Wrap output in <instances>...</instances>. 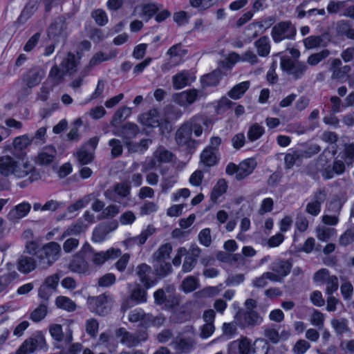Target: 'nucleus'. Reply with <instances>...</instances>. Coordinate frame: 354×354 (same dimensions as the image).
Returning a JSON list of instances; mask_svg holds the SVG:
<instances>
[{"instance_id": "8", "label": "nucleus", "mask_w": 354, "mask_h": 354, "mask_svg": "<svg viewBox=\"0 0 354 354\" xmlns=\"http://www.w3.org/2000/svg\"><path fill=\"white\" fill-rule=\"evenodd\" d=\"M203 97L205 94L203 91L191 88L176 94L174 97L178 104L187 107Z\"/></svg>"}, {"instance_id": "38", "label": "nucleus", "mask_w": 354, "mask_h": 354, "mask_svg": "<svg viewBox=\"0 0 354 354\" xmlns=\"http://www.w3.org/2000/svg\"><path fill=\"white\" fill-rule=\"evenodd\" d=\"M227 188V185L224 179H220L217 183L214 185L212 194V201L216 202L223 194H224Z\"/></svg>"}, {"instance_id": "54", "label": "nucleus", "mask_w": 354, "mask_h": 354, "mask_svg": "<svg viewBox=\"0 0 354 354\" xmlns=\"http://www.w3.org/2000/svg\"><path fill=\"white\" fill-rule=\"evenodd\" d=\"M151 144V140L149 139L142 140L137 145H132L131 143L127 142V147L130 151L138 153H144Z\"/></svg>"}, {"instance_id": "26", "label": "nucleus", "mask_w": 354, "mask_h": 354, "mask_svg": "<svg viewBox=\"0 0 354 354\" xmlns=\"http://www.w3.org/2000/svg\"><path fill=\"white\" fill-rule=\"evenodd\" d=\"M150 272V267L146 264H142L137 268V274L140 281L147 288L152 287L156 283V281L151 279L149 277Z\"/></svg>"}, {"instance_id": "10", "label": "nucleus", "mask_w": 354, "mask_h": 354, "mask_svg": "<svg viewBox=\"0 0 354 354\" xmlns=\"http://www.w3.org/2000/svg\"><path fill=\"white\" fill-rule=\"evenodd\" d=\"M118 227V223L116 221L97 226L93 230L92 241L94 243H102L108 239L109 234L116 230Z\"/></svg>"}, {"instance_id": "61", "label": "nucleus", "mask_w": 354, "mask_h": 354, "mask_svg": "<svg viewBox=\"0 0 354 354\" xmlns=\"http://www.w3.org/2000/svg\"><path fill=\"white\" fill-rule=\"evenodd\" d=\"M198 241L204 246H209L212 242L211 231L209 228L202 230L198 234Z\"/></svg>"}, {"instance_id": "17", "label": "nucleus", "mask_w": 354, "mask_h": 354, "mask_svg": "<svg viewBox=\"0 0 354 354\" xmlns=\"http://www.w3.org/2000/svg\"><path fill=\"white\" fill-rule=\"evenodd\" d=\"M57 156V151L52 146H47L41 149L35 157V162L41 166L50 165L53 163Z\"/></svg>"}, {"instance_id": "22", "label": "nucleus", "mask_w": 354, "mask_h": 354, "mask_svg": "<svg viewBox=\"0 0 354 354\" xmlns=\"http://www.w3.org/2000/svg\"><path fill=\"white\" fill-rule=\"evenodd\" d=\"M140 123L147 127H157L162 124V119L156 109L150 110L140 117Z\"/></svg>"}, {"instance_id": "64", "label": "nucleus", "mask_w": 354, "mask_h": 354, "mask_svg": "<svg viewBox=\"0 0 354 354\" xmlns=\"http://www.w3.org/2000/svg\"><path fill=\"white\" fill-rule=\"evenodd\" d=\"M339 348L345 354L354 353V339H343L339 344Z\"/></svg>"}, {"instance_id": "18", "label": "nucleus", "mask_w": 354, "mask_h": 354, "mask_svg": "<svg viewBox=\"0 0 354 354\" xmlns=\"http://www.w3.org/2000/svg\"><path fill=\"white\" fill-rule=\"evenodd\" d=\"M32 142V139L27 134H24L15 137L11 145H8L4 147L6 151L12 153H19L24 151L28 147Z\"/></svg>"}, {"instance_id": "55", "label": "nucleus", "mask_w": 354, "mask_h": 354, "mask_svg": "<svg viewBox=\"0 0 354 354\" xmlns=\"http://www.w3.org/2000/svg\"><path fill=\"white\" fill-rule=\"evenodd\" d=\"M149 315H145L142 310L140 308H136L131 312L129 316V319L131 322H137L143 320L145 324L147 323V319H149Z\"/></svg>"}, {"instance_id": "27", "label": "nucleus", "mask_w": 354, "mask_h": 354, "mask_svg": "<svg viewBox=\"0 0 354 354\" xmlns=\"http://www.w3.org/2000/svg\"><path fill=\"white\" fill-rule=\"evenodd\" d=\"M65 75L66 73L62 68L60 69L57 66H54L49 72L47 79L48 84H51V86H57L63 81Z\"/></svg>"}, {"instance_id": "53", "label": "nucleus", "mask_w": 354, "mask_h": 354, "mask_svg": "<svg viewBox=\"0 0 354 354\" xmlns=\"http://www.w3.org/2000/svg\"><path fill=\"white\" fill-rule=\"evenodd\" d=\"M131 113V109L129 107L124 106L118 109L114 114L112 124H117L123 120H125Z\"/></svg>"}, {"instance_id": "3", "label": "nucleus", "mask_w": 354, "mask_h": 354, "mask_svg": "<svg viewBox=\"0 0 354 354\" xmlns=\"http://www.w3.org/2000/svg\"><path fill=\"white\" fill-rule=\"evenodd\" d=\"M46 348V341L44 333L41 331H36L31 337L24 342L17 349L16 354H31Z\"/></svg>"}, {"instance_id": "21", "label": "nucleus", "mask_w": 354, "mask_h": 354, "mask_svg": "<svg viewBox=\"0 0 354 354\" xmlns=\"http://www.w3.org/2000/svg\"><path fill=\"white\" fill-rule=\"evenodd\" d=\"M326 198L324 191L316 193L312 200L307 204L306 211L312 216H317L321 211V205Z\"/></svg>"}, {"instance_id": "1", "label": "nucleus", "mask_w": 354, "mask_h": 354, "mask_svg": "<svg viewBox=\"0 0 354 354\" xmlns=\"http://www.w3.org/2000/svg\"><path fill=\"white\" fill-rule=\"evenodd\" d=\"M0 174L17 178L28 176L30 182L40 178L39 174L28 158H15L8 155L0 158Z\"/></svg>"}, {"instance_id": "23", "label": "nucleus", "mask_w": 354, "mask_h": 354, "mask_svg": "<svg viewBox=\"0 0 354 354\" xmlns=\"http://www.w3.org/2000/svg\"><path fill=\"white\" fill-rule=\"evenodd\" d=\"M31 209V205L28 202H22L10 210L8 218L12 221H17L26 216Z\"/></svg>"}, {"instance_id": "39", "label": "nucleus", "mask_w": 354, "mask_h": 354, "mask_svg": "<svg viewBox=\"0 0 354 354\" xmlns=\"http://www.w3.org/2000/svg\"><path fill=\"white\" fill-rule=\"evenodd\" d=\"M201 159L206 166H212L217 161V152L206 147L201 155Z\"/></svg>"}, {"instance_id": "51", "label": "nucleus", "mask_w": 354, "mask_h": 354, "mask_svg": "<svg viewBox=\"0 0 354 354\" xmlns=\"http://www.w3.org/2000/svg\"><path fill=\"white\" fill-rule=\"evenodd\" d=\"M51 337L56 342H60L64 338L62 326L58 324H50L48 327Z\"/></svg>"}, {"instance_id": "6", "label": "nucleus", "mask_w": 354, "mask_h": 354, "mask_svg": "<svg viewBox=\"0 0 354 354\" xmlns=\"http://www.w3.org/2000/svg\"><path fill=\"white\" fill-rule=\"evenodd\" d=\"M173 154L164 147H158L153 153V157L145 160L142 165V171L160 167L162 165L171 162Z\"/></svg>"}, {"instance_id": "13", "label": "nucleus", "mask_w": 354, "mask_h": 354, "mask_svg": "<svg viewBox=\"0 0 354 354\" xmlns=\"http://www.w3.org/2000/svg\"><path fill=\"white\" fill-rule=\"evenodd\" d=\"M99 139L96 137L89 140L88 143L77 153V157L81 164L86 165L93 160V151L97 147Z\"/></svg>"}, {"instance_id": "43", "label": "nucleus", "mask_w": 354, "mask_h": 354, "mask_svg": "<svg viewBox=\"0 0 354 354\" xmlns=\"http://www.w3.org/2000/svg\"><path fill=\"white\" fill-rule=\"evenodd\" d=\"M45 73L42 70H33L29 72L27 77V85L32 87L37 85L44 77Z\"/></svg>"}, {"instance_id": "16", "label": "nucleus", "mask_w": 354, "mask_h": 354, "mask_svg": "<svg viewBox=\"0 0 354 354\" xmlns=\"http://www.w3.org/2000/svg\"><path fill=\"white\" fill-rule=\"evenodd\" d=\"M196 80V76L189 71H182L172 77L173 86L179 90L189 86Z\"/></svg>"}, {"instance_id": "7", "label": "nucleus", "mask_w": 354, "mask_h": 354, "mask_svg": "<svg viewBox=\"0 0 354 354\" xmlns=\"http://www.w3.org/2000/svg\"><path fill=\"white\" fill-rule=\"evenodd\" d=\"M59 280L60 276L57 273L47 277L38 289V297L48 299L56 291Z\"/></svg>"}, {"instance_id": "52", "label": "nucleus", "mask_w": 354, "mask_h": 354, "mask_svg": "<svg viewBox=\"0 0 354 354\" xmlns=\"http://www.w3.org/2000/svg\"><path fill=\"white\" fill-rule=\"evenodd\" d=\"M264 133V128L259 124L252 125L248 132V138L250 141L259 139Z\"/></svg>"}, {"instance_id": "50", "label": "nucleus", "mask_w": 354, "mask_h": 354, "mask_svg": "<svg viewBox=\"0 0 354 354\" xmlns=\"http://www.w3.org/2000/svg\"><path fill=\"white\" fill-rule=\"evenodd\" d=\"M194 341L192 338H181L176 342L175 348L182 353L188 352L193 346Z\"/></svg>"}, {"instance_id": "24", "label": "nucleus", "mask_w": 354, "mask_h": 354, "mask_svg": "<svg viewBox=\"0 0 354 354\" xmlns=\"http://www.w3.org/2000/svg\"><path fill=\"white\" fill-rule=\"evenodd\" d=\"M121 254L120 249L111 248L106 252H100L94 254L92 261L95 265H102L108 259H113Z\"/></svg>"}, {"instance_id": "44", "label": "nucleus", "mask_w": 354, "mask_h": 354, "mask_svg": "<svg viewBox=\"0 0 354 354\" xmlns=\"http://www.w3.org/2000/svg\"><path fill=\"white\" fill-rule=\"evenodd\" d=\"M336 234V230L333 228L319 226L316 230V236L321 241H327Z\"/></svg>"}, {"instance_id": "15", "label": "nucleus", "mask_w": 354, "mask_h": 354, "mask_svg": "<svg viewBox=\"0 0 354 354\" xmlns=\"http://www.w3.org/2000/svg\"><path fill=\"white\" fill-rule=\"evenodd\" d=\"M236 319L241 327L257 325L261 323L262 318L255 311L250 310L245 313L239 312Z\"/></svg>"}, {"instance_id": "37", "label": "nucleus", "mask_w": 354, "mask_h": 354, "mask_svg": "<svg viewBox=\"0 0 354 354\" xmlns=\"http://www.w3.org/2000/svg\"><path fill=\"white\" fill-rule=\"evenodd\" d=\"M207 122L206 118L204 117L196 116L194 117L190 122L186 124L190 125L192 127V131H194L195 136L199 137L203 133L202 126L207 125Z\"/></svg>"}, {"instance_id": "49", "label": "nucleus", "mask_w": 354, "mask_h": 354, "mask_svg": "<svg viewBox=\"0 0 354 354\" xmlns=\"http://www.w3.org/2000/svg\"><path fill=\"white\" fill-rule=\"evenodd\" d=\"M159 10L160 8L158 5L152 3L146 4L142 7L141 12H138V13L140 15V17L147 21L151 16H153Z\"/></svg>"}, {"instance_id": "34", "label": "nucleus", "mask_w": 354, "mask_h": 354, "mask_svg": "<svg viewBox=\"0 0 354 354\" xmlns=\"http://www.w3.org/2000/svg\"><path fill=\"white\" fill-rule=\"evenodd\" d=\"M87 229V225L83 223V221H78L75 223L69 226L62 234V238H66L68 236L80 234Z\"/></svg>"}, {"instance_id": "28", "label": "nucleus", "mask_w": 354, "mask_h": 354, "mask_svg": "<svg viewBox=\"0 0 354 354\" xmlns=\"http://www.w3.org/2000/svg\"><path fill=\"white\" fill-rule=\"evenodd\" d=\"M77 58L71 53L63 59L61 66L66 74L72 75L77 71Z\"/></svg>"}, {"instance_id": "60", "label": "nucleus", "mask_w": 354, "mask_h": 354, "mask_svg": "<svg viewBox=\"0 0 354 354\" xmlns=\"http://www.w3.org/2000/svg\"><path fill=\"white\" fill-rule=\"evenodd\" d=\"M189 3L192 7L203 10L212 7L214 2L213 0H189Z\"/></svg>"}, {"instance_id": "33", "label": "nucleus", "mask_w": 354, "mask_h": 354, "mask_svg": "<svg viewBox=\"0 0 354 354\" xmlns=\"http://www.w3.org/2000/svg\"><path fill=\"white\" fill-rule=\"evenodd\" d=\"M250 84L249 81H244L239 83L232 87V88L228 92L229 97L233 100H238L241 98L249 88Z\"/></svg>"}, {"instance_id": "30", "label": "nucleus", "mask_w": 354, "mask_h": 354, "mask_svg": "<svg viewBox=\"0 0 354 354\" xmlns=\"http://www.w3.org/2000/svg\"><path fill=\"white\" fill-rule=\"evenodd\" d=\"M221 79V72L215 71L212 73L205 75L201 78V83L203 87L216 86Z\"/></svg>"}, {"instance_id": "57", "label": "nucleus", "mask_w": 354, "mask_h": 354, "mask_svg": "<svg viewBox=\"0 0 354 354\" xmlns=\"http://www.w3.org/2000/svg\"><path fill=\"white\" fill-rule=\"evenodd\" d=\"M138 132V129L136 125L133 124H127L121 133H116L117 135L121 136L126 139L134 137Z\"/></svg>"}, {"instance_id": "42", "label": "nucleus", "mask_w": 354, "mask_h": 354, "mask_svg": "<svg viewBox=\"0 0 354 354\" xmlns=\"http://www.w3.org/2000/svg\"><path fill=\"white\" fill-rule=\"evenodd\" d=\"M304 45L306 49H313L326 46V43L319 36H310L304 39Z\"/></svg>"}, {"instance_id": "12", "label": "nucleus", "mask_w": 354, "mask_h": 354, "mask_svg": "<svg viewBox=\"0 0 354 354\" xmlns=\"http://www.w3.org/2000/svg\"><path fill=\"white\" fill-rule=\"evenodd\" d=\"M251 340L246 337L230 342L228 345L229 354H252Z\"/></svg>"}, {"instance_id": "46", "label": "nucleus", "mask_w": 354, "mask_h": 354, "mask_svg": "<svg viewBox=\"0 0 354 354\" xmlns=\"http://www.w3.org/2000/svg\"><path fill=\"white\" fill-rule=\"evenodd\" d=\"M345 169L344 164L343 161L341 160H337L333 167V171H330L328 169H324L322 173V176L326 179H329L333 178V174H340L344 172Z\"/></svg>"}, {"instance_id": "35", "label": "nucleus", "mask_w": 354, "mask_h": 354, "mask_svg": "<svg viewBox=\"0 0 354 354\" xmlns=\"http://www.w3.org/2000/svg\"><path fill=\"white\" fill-rule=\"evenodd\" d=\"M330 325L337 335H342L350 331L348 320L344 318L332 319L330 320Z\"/></svg>"}, {"instance_id": "56", "label": "nucleus", "mask_w": 354, "mask_h": 354, "mask_svg": "<svg viewBox=\"0 0 354 354\" xmlns=\"http://www.w3.org/2000/svg\"><path fill=\"white\" fill-rule=\"evenodd\" d=\"M325 316L317 310H315L310 315V322L313 326L322 328L324 326Z\"/></svg>"}, {"instance_id": "59", "label": "nucleus", "mask_w": 354, "mask_h": 354, "mask_svg": "<svg viewBox=\"0 0 354 354\" xmlns=\"http://www.w3.org/2000/svg\"><path fill=\"white\" fill-rule=\"evenodd\" d=\"M310 348V344L304 339L298 340L292 348L295 354H304Z\"/></svg>"}, {"instance_id": "14", "label": "nucleus", "mask_w": 354, "mask_h": 354, "mask_svg": "<svg viewBox=\"0 0 354 354\" xmlns=\"http://www.w3.org/2000/svg\"><path fill=\"white\" fill-rule=\"evenodd\" d=\"M281 69L295 78L300 77L306 71V65L301 63H294L290 59L283 57L281 61Z\"/></svg>"}, {"instance_id": "4", "label": "nucleus", "mask_w": 354, "mask_h": 354, "mask_svg": "<svg viewBox=\"0 0 354 354\" xmlns=\"http://www.w3.org/2000/svg\"><path fill=\"white\" fill-rule=\"evenodd\" d=\"M171 250V246L167 243L162 245L154 254V266L157 274L160 276H164L170 272L171 266L167 260L169 259V255Z\"/></svg>"}, {"instance_id": "20", "label": "nucleus", "mask_w": 354, "mask_h": 354, "mask_svg": "<svg viewBox=\"0 0 354 354\" xmlns=\"http://www.w3.org/2000/svg\"><path fill=\"white\" fill-rule=\"evenodd\" d=\"M185 52L182 49L180 45H174L171 47L167 55L169 56L168 64L162 66V69H169V68L178 65L182 62V57Z\"/></svg>"}, {"instance_id": "25", "label": "nucleus", "mask_w": 354, "mask_h": 354, "mask_svg": "<svg viewBox=\"0 0 354 354\" xmlns=\"http://www.w3.org/2000/svg\"><path fill=\"white\" fill-rule=\"evenodd\" d=\"M191 136L192 127L189 124H184L177 131L176 139L179 145L191 147L194 143Z\"/></svg>"}, {"instance_id": "32", "label": "nucleus", "mask_w": 354, "mask_h": 354, "mask_svg": "<svg viewBox=\"0 0 354 354\" xmlns=\"http://www.w3.org/2000/svg\"><path fill=\"white\" fill-rule=\"evenodd\" d=\"M55 306L62 310L73 312L76 309V304L70 298L66 296H59L55 299Z\"/></svg>"}, {"instance_id": "47", "label": "nucleus", "mask_w": 354, "mask_h": 354, "mask_svg": "<svg viewBox=\"0 0 354 354\" xmlns=\"http://www.w3.org/2000/svg\"><path fill=\"white\" fill-rule=\"evenodd\" d=\"M199 285V281L197 278L189 276L185 278L181 284V288L183 292L187 293L195 290Z\"/></svg>"}, {"instance_id": "45", "label": "nucleus", "mask_w": 354, "mask_h": 354, "mask_svg": "<svg viewBox=\"0 0 354 354\" xmlns=\"http://www.w3.org/2000/svg\"><path fill=\"white\" fill-rule=\"evenodd\" d=\"M48 314V307L45 304H40L30 315V319L34 322L43 320Z\"/></svg>"}, {"instance_id": "19", "label": "nucleus", "mask_w": 354, "mask_h": 354, "mask_svg": "<svg viewBox=\"0 0 354 354\" xmlns=\"http://www.w3.org/2000/svg\"><path fill=\"white\" fill-rule=\"evenodd\" d=\"M116 335L121 343L129 347L136 346L140 342L145 340L147 337L145 333L140 334V337H136L135 335L128 333L124 328H120L117 331Z\"/></svg>"}, {"instance_id": "11", "label": "nucleus", "mask_w": 354, "mask_h": 354, "mask_svg": "<svg viewBox=\"0 0 354 354\" xmlns=\"http://www.w3.org/2000/svg\"><path fill=\"white\" fill-rule=\"evenodd\" d=\"M88 304L91 311L100 315L106 314L111 308L110 302L104 295H100L97 297H89L88 299Z\"/></svg>"}, {"instance_id": "29", "label": "nucleus", "mask_w": 354, "mask_h": 354, "mask_svg": "<svg viewBox=\"0 0 354 354\" xmlns=\"http://www.w3.org/2000/svg\"><path fill=\"white\" fill-rule=\"evenodd\" d=\"M69 268L72 272L84 274L88 270V263L84 259L76 255L70 263Z\"/></svg>"}, {"instance_id": "62", "label": "nucleus", "mask_w": 354, "mask_h": 354, "mask_svg": "<svg viewBox=\"0 0 354 354\" xmlns=\"http://www.w3.org/2000/svg\"><path fill=\"white\" fill-rule=\"evenodd\" d=\"M329 55L328 50H324L318 53L310 55L308 59V63L310 65H316L324 58Z\"/></svg>"}, {"instance_id": "58", "label": "nucleus", "mask_w": 354, "mask_h": 354, "mask_svg": "<svg viewBox=\"0 0 354 354\" xmlns=\"http://www.w3.org/2000/svg\"><path fill=\"white\" fill-rule=\"evenodd\" d=\"M120 212V207L116 205H111L104 208L101 212V218H113Z\"/></svg>"}, {"instance_id": "63", "label": "nucleus", "mask_w": 354, "mask_h": 354, "mask_svg": "<svg viewBox=\"0 0 354 354\" xmlns=\"http://www.w3.org/2000/svg\"><path fill=\"white\" fill-rule=\"evenodd\" d=\"M341 158L347 164H351L354 161V143H351L346 146L344 153Z\"/></svg>"}, {"instance_id": "40", "label": "nucleus", "mask_w": 354, "mask_h": 354, "mask_svg": "<svg viewBox=\"0 0 354 354\" xmlns=\"http://www.w3.org/2000/svg\"><path fill=\"white\" fill-rule=\"evenodd\" d=\"M268 279L272 281H279V277L272 272H266L254 280L253 285L255 287L263 288L267 285Z\"/></svg>"}, {"instance_id": "31", "label": "nucleus", "mask_w": 354, "mask_h": 354, "mask_svg": "<svg viewBox=\"0 0 354 354\" xmlns=\"http://www.w3.org/2000/svg\"><path fill=\"white\" fill-rule=\"evenodd\" d=\"M36 268L35 261L32 257H21L18 261V270L28 274Z\"/></svg>"}, {"instance_id": "5", "label": "nucleus", "mask_w": 354, "mask_h": 354, "mask_svg": "<svg viewBox=\"0 0 354 354\" xmlns=\"http://www.w3.org/2000/svg\"><path fill=\"white\" fill-rule=\"evenodd\" d=\"M257 166V162L254 158H247L236 165L229 163L226 167V173L228 175L235 174L236 178L241 180L251 174Z\"/></svg>"}, {"instance_id": "41", "label": "nucleus", "mask_w": 354, "mask_h": 354, "mask_svg": "<svg viewBox=\"0 0 354 354\" xmlns=\"http://www.w3.org/2000/svg\"><path fill=\"white\" fill-rule=\"evenodd\" d=\"M255 46L257 47L258 54L260 56H266L270 53V39L268 37H262L259 38L255 42Z\"/></svg>"}, {"instance_id": "9", "label": "nucleus", "mask_w": 354, "mask_h": 354, "mask_svg": "<svg viewBox=\"0 0 354 354\" xmlns=\"http://www.w3.org/2000/svg\"><path fill=\"white\" fill-rule=\"evenodd\" d=\"M296 30L288 22H282L274 26L272 30V36L274 41L279 42L289 39L295 35Z\"/></svg>"}, {"instance_id": "48", "label": "nucleus", "mask_w": 354, "mask_h": 354, "mask_svg": "<svg viewBox=\"0 0 354 354\" xmlns=\"http://www.w3.org/2000/svg\"><path fill=\"white\" fill-rule=\"evenodd\" d=\"M252 353L267 354L268 351V342L262 338H257L252 344Z\"/></svg>"}, {"instance_id": "36", "label": "nucleus", "mask_w": 354, "mask_h": 354, "mask_svg": "<svg viewBox=\"0 0 354 354\" xmlns=\"http://www.w3.org/2000/svg\"><path fill=\"white\" fill-rule=\"evenodd\" d=\"M155 232V230L151 226H148L141 234L136 237L127 241L129 245L137 244L141 245L145 243L149 236L152 235Z\"/></svg>"}, {"instance_id": "2", "label": "nucleus", "mask_w": 354, "mask_h": 354, "mask_svg": "<svg viewBox=\"0 0 354 354\" xmlns=\"http://www.w3.org/2000/svg\"><path fill=\"white\" fill-rule=\"evenodd\" d=\"M61 254L60 245L55 242H50L42 247L37 253L39 261V266L45 268L51 266L58 259Z\"/></svg>"}]
</instances>
